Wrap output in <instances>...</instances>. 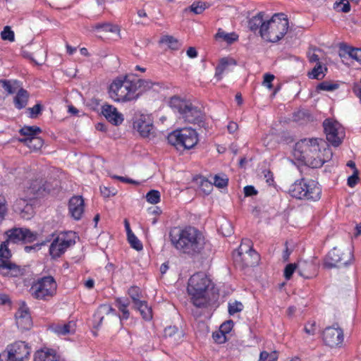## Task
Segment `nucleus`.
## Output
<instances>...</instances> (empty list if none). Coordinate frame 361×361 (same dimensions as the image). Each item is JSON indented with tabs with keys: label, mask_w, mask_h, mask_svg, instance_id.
I'll list each match as a JSON object with an SVG mask.
<instances>
[{
	"label": "nucleus",
	"mask_w": 361,
	"mask_h": 361,
	"mask_svg": "<svg viewBox=\"0 0 361 361\" xmlns=\"http://www.w3.org/2000/svg\"><path fill=\"white\" fill-rule=\"evenodd\" d=\"M137 310L145 320H150L152 318V309L147 302L139 298V295L133 296L131 301L128 298H119L116 300V306L123 313L122 317L118 316L114 309L109 305H102L94 314L93 327L98 329L103 321H105L108 326L113 323L121 322V319H127L129 317L128 306Z\"/></svg>",
	"instance_id": "f257e3e1"
},
{
	"label": "nucleus",
	"mask_w": 361,
	"mask_h": 361,
	"mask_svg": "<svg viewBox=\"0 0 361 361\" xmlns=\"http://www.w3.org/2000/svg\"><path fill=\"white\" fill-rule=\"evenodd\" d=\"M169 238L171 245L178 252L191 258L201 255L206 245L203 233L192 226L171 228Z\"/></svg>",
	"instance_id": "f03ea898"
},
{
	"label": "nucleus",
	"mask_w": 361,
	"mask_h": 361,
	"mask_svg": "<svg viewBox=\"0 0 361 361\" xmlns=\"http://www.w3.org/2000/svg\"><path fill=\"white\" fill-rule=\"evenodd\" d=\"M295 153L299 159L312 168H320L331 157L326 142L320 138H304L295 145Z\"/></svg>",
	"instance_id": "7ed1b4c3"
},
{
	"label": "nucleus",
	"mask_w": 361,
	"mask_h": 361,
	"mask_svg": "<svg viewBox=\"0 0 361 361\" xmlns=\"http://www.w3.org/2000/svg\"><path fill=\"white\" fill-rule=\"evenodd\" d=\"M47 181L43 178H37L30 180L24 187L21 197L16 200L13 209L22 215L23 218L29 219L32 213V207L29 201L44 195L48 192Z\"/></svg>",
	"instance_id": "20e7f679"
},
{
	"label": "nucleus",
	"mask_w": 361,
	"mask_h": 361,
	"mask_svg": "<svg viewBox=\"0 0 361 361\" xmlns=\"http://www.w3.org/2000/svg\"><path fill=\"white\" fill-rule=\"evenodd\" d=\"M289 28L288 19L283 13H275L266 20L262 29L261 37L267 42L276 43L287 34Z\"/></svg>",
	"instance_id": "39448f33"
},
{
	"label": "nucleus",
	"mask_w": 361,
	"mask_h": 361,
	"mask_svg": "<svg viewBox=\"0 0 361 361\" xmlns=\"http://www.w3.org/2000/svg\"><path fill=\"white\" fill-rule=\"evenodd\" d=\"M109 97L115 102H128L136 99V85L133 82V75H126L114 79L109 87Z\"/></svg>",
	"instance_id": "423d86ee"
},
{
	"label": "nucleus",
	"mask_w": 361,
	"mask_h": 361,
	"mask_svg": "<svg viewBox=\"0 0 361 361\" xmlns=\"http://www.w3.org/2000/svg\"><path fill=\"white\" fill-rule=\"evenodd\" d=\"M169 104L181 115L185 121L197 124L200 127L204 126V113L190 101L182 99L178 97H173Z\"/></svg>",
	"instance_id": "0eeeda50"
},
{
	"label": "nucleus",
	"mask_w": 361,
	"mask_h": 361,
	"mask_svg": "<svg viewBox=\"0 0 361 361\" xmlns=\"http://www.w3.org/2000/svg\"><path fill=\"white\" fill-rule=\"evenodd\" d=\"M289 194L299 200L315 202L321 198L322 188L317 181L303 178L290 185Z\"/></svg>",
	"instance_id": "6e6552de"
},
{
	"label": "nucleus",
	"mask_w": 361,
	"mask_h": 361,
	"mask_svg": "<svg viewBox=\"0 0 361 361\" xmlns=\"http://www.w3.org/2000/svg\"><path fill=\"white\" fill-rule=\"evenodd\" d=\"M233 262L236 267L243 269L258 264L259 255L253 249L251 240H242L238 248L233 252Z\"/></svg>",
	"instance_id": "1a4fd4ad"
},
{
	"label": "nucleus",
	"mask_w": 361,
	"mask_h": 361,
	"mask_svg": "<svg viewBox=\"0 0 361 361\" xmlns=\"http://www.w3.org/2000/svg\"><path fill=\"white\" fill-rule=\"evenodd\" d=\"M198 135L195 130L191 128L177 129L167 136L168 142L177 149H190L198 142Z\"/></svg>",
	"instance_id": "9d476101"
},
{
	"label": "nucleus",
	"mask_w": 361,
	"mask_h": 361,
	"mask_svg": "<svg viewBox=\"0 0 361 361\" xmlns=\"http://www.w3.org/2000/svg\"><path fill=\"white\" fill-rule=\"evenodd\" d=\"M8 245L5 240L0 245V274L8 277H20L24 275L25 269L10 260L12 253Z\"/></svg>",
	"instance_id": "9b49d317"
},
{
	"label": "nucleus",
	"mask_w": 361,
	"mask_h": 361,
	"mask_svg": "<svg viewBox=\"0 0 361 361\" xmlns=\"http://www.w3.org/2000/svg\"><path fill=\"white\" fill-rule=\"evenodd\" d=\"M353 254L350 248L335 247L326 255L324 259V268L331 269L350 264L353 260Z\"/></svg>",
	"instance_id": "f8f14e48"
},
{
	"label": "nucleus",
	"mask_w": 361,
	"mask_h": 361,
	"mask_svg": "<svg viewBox=\"0 0 361 361\" xmlns=\"http://www.w3.org/2000/svg\"><path fill=\"white\" fill-rule=\"evenodd\" d=\"M188 293H216L213 281L204 273L197 272L188 280Z\"/></svg>",
	"instance_id": "ddd939ff"
},
{
	"label": "nucleus",
	"mask_w": 361,
	"mask_h": 361,
	"mask_svg": "<svg viewBox=\"0 0 361 361\" xmlns=\"http://www.w3.org/2000/svg\"><path fill=\"white\" fill-rule=\"evenodd\" d=\"M75 241L71 237V232H61L54 238L49 252L52 259L59 258Z\"/></svg>",
	"instance_id": "4468645a"
},
{
	"label": "nucleus",
	"mask_w": 361,
	"mask_h": 361,
	"mask_svg": "<svg viewBox=\"0 0 361 361\" xmlns=\"http://www.w3.org/2000/svg\"><path fill=\"white\" fill-rule=\"evenodd\" d=\"M37 233L26 228H12L5 231V241L8 243H18L21 241L32 243L37 239Z\"/></svg>",
	"instance_id": "2eb2a0df"
},
{
	"label": "nucleus",
	"mask_w": 361,
	"mask_h": 361,
	"mask_svg": "<svg viewBox=\"0 0 361 361\" xmlns=\"http://www.w3.org/2000/svg\"><path fill=\"white\" fill-rule=\"evenodd\" d=\"M133 128L141 137H149L154 133L153 120L148 114L138 115L133 121Z\"/></svg>",
	"instance_id": "dca6fc26"
},
{
	"label": "nucleus",
	"mask_w": 361,
	"mask_h": 361,
	"mask_svg": "<svg viewBox=\"0 0 361 361\" xmlns=\"http://www.w3.org/2000/svg\"><path fill=\"white\" fill-rule=\"evenodd\" d=\"M343 338V331L337 324L326 327L323 331L324 342L331 348L340 347Z\"/></svg>",
	"instance_id": "f3484780"
},
{
	"label": "nucleus",
	"mask_w": 361,
	"mask_h": 361,
	"mask_svg": "<svg viewBox=\"0 0 361 361\" xmlns=\"http://www.w3.org/2000/svg\"><path fill=\"white\" fill-rule=\"evenodd\" d=\"M323 127L328 142L334 147L339 146L342 142V139L338 135L340 123L333 119L326 118L323 122Z\"/></svg>",
	"instance_id": "a211bd4d"
},
{
	"label": "nucleus",
	"mask_w": 361,
	"mask_h": 361,
	"mask_svg": "<svg viewBox=\"0 0 361 361\" xmlns=\"http://www.w3.org/2000/svg\"><path fill=\"white\" fill-rule=\"evenodd\" d=\"M8 357L11 361H23L30 353V347L23 341H17L8 345Z\"/></svg>",
	"instance_id": "6ab92c4d"
},
{
	"label": "nucleus",
	"mask_w": 361,
	"mask_h": 361,
	"mask_svg": "<svg viewBox=\"0 0 361 361\" xmlns=\"http://www.w3.org/2000/svg\"><path fill=\"white\" fill-rule=\"evenodd\" d=\"M56 288V282L51 276L39 279L32 286L35 293H54Z\"/></svg>",
	"instance_id": "aec40b11"
},
{
	"label": "nucleus",
	"mask_w": 361,
	"mask_h": 361,
	"mask_svg": "<svg viewBox=\"0 0 361 361\" xmlns=\"http://www.w3.org/2000/svg\"><path fill=\"white\" fill-rule=\"evenodd\" d=\"M16 322L18 328L22 330H28L32 325V318L29 308L25 302H22L15 314Z\"/></svg>",
	"instance_id": "412c9836"
},
{
	"label": "nucleus",
	"mask_w": 361,
	"mask_h": 361,
	"mask_svg": "<svg viewBox=\"0 0 361 361\" xmlns=\"http://www.w3.org/2000/svg\"><path fill=\"white\" fill-rule=\"evenodd\" d=\"M85 211V203L82 196H73L68 202V212L75 220L81 219Z\"/></svg>",
	"instance_id": "4be33fe9"
},
{
	"label": "nucleus",
	"mask_w": 361,
	"mask_h": 361,
	"mask_svg": "<svg viewBox=\"0 0 361 361\" xmlns=\"http://www.w3.org/2000/svg\"><path fill=\"white\" fill-rule=\"evenodd\" d=\"M298 274L305 279H312L317 275L318 267L312 261L300 260L297 264Z\"/></svg>",
	"instance_id": "5701e85b"
},
{
	"label": "nucleus",
	"mask_w": 361,
	"mask_h": 361,
	"mask_svg": "<svg viewBox=\"0 0 361 361\" xmlns=\"http://www.w3.org/2000/svg\"><path fill=\"white\" fill-rule=\"evenodd\" d=\"M102 114L111 123L118 126L123 121L122 114L113 105L105 104L102 106Z\"/></svg>",
	"instance_id": "b1692460"
},
{
	"label": "nucleus",
	"mask_w": 361,
	"mask_h": 361,
	"mask_svg": "<svg viewBox=\"0 0 361 361\" xmlns=\"http://www.w3.org/2000/svg\"><path fill=\"white\" fill-rule=\"evenodd\" d=\"M42 129L37 126H24L19 130L18 133L20 137H18L17 140L25 145L30 140H32L35 136L39 135L42 133Z\"/></svg>",
	"instance_id": "393cba45"
},
{
	"label": "nucleus",
	"mask_w": 361,
	"mask_h": 361,
	"mask_svg": "<svg viewBox=\"0 0 361 361\" xmlns=\"http://www.w3.org/2000/svg\"><path fill=\"white\" fill-rule=\"evenodd\" d=\"M345 54H348L350 58L361 64V49L353 47L345 43H341L339 45V56L343 57Z\"/></svg>",
	"instance_id": "a878e982"
},
{
	"label": "nucleus",
	"mask_w": 361,
	"mask_h": 361,
	"mask_svg": "<svg viewBox=\"0 0 361 361\" xmlns=\"http://www.w3.org/2000/svg\"><path fill=\"white\" fill-rule=\"evenodd\" d=\"M265 22L264 20V13L259 12L248 20V27L252 32H255L258 31L261 36L262 29L264 25H265Z\"/></svg>",
	"instance_id": "bb28decb"
},
{
	"label": "nucleus",
	"mask_w": 361,
	"mask_h": 361,
	"mask_svg": "<svg viewBox=\"0 0 361 361\" xmlns=\"http://www.w3.org/2000/svg\"><path fill=\"white\" fill-rule=\"evenodd\" d=\"M327 71V67L321 62L316 63L312 71L307 73V76L310 79L322 80L325 77Z\"/></svg>",
	"instance_id": "cd10ccee"
},
{
	"label": "nucleus",
	"mask_w": 361,
	"mask_h": 361,
	"mask_svg": "<svg viewBox=\"0 0 361 361\" xmlns=\"http://www.w3.org/2000/svg\"><path fill=\"white\" fill-rule=\"evenodd\" d=\"M28 98L29 94L27 91L20 88L18 90L17 94L14 97L15 106L18 109H23L27 104Z\"/></svg>",
	"instance_id": "c85d7f7f"
},
{
	"label": "nucleus",
	"mask_w": 361,
	"mask_h": 361,
	"mask_svg": "<svg viewBox=\"0 0 361 361\" xmlns=\"http://www.w3.org/2000/svg\"><path fill=\"white\" fill-rule=\"evenodd\" d=\"M35 361H59L52 350H40L35 354Z\"/></svg>",
	"instance_id": "c756f323"
},
{
	"label": "nucleus",
	"mask_w": 361,
	"mask_h": 361,
	"mask_svg": "<svg viewBox=\"0 0 361 361\" xmlns=\"http://www.w3.org/2000/svg\"><path fill=\"white\" fill-rule=\"evenodd\" d=\"M159 43L160 44H166L169 47V49L177 51L180 47L181 44L179 42L178 39L175 38L172 35H165L161 37Z\"/></svg>",
	"instance_id": "7c9ffc66"
},
{
	"label": "nucleus",
	"mask_w": 361,
	"mask_h": 361,
	"mask_svg": "<svg viewBox=\"0 0 361 361\" xmlns=\"http://www.w3.org/2000/svg\"><path fill=\"white\" fill-rule=\"evenodd\" d=\"M215 38L216 39H221L228 44H232L233 43L238 40L239 36L235 32L227 33L223 29L219 28L215 35Z\"/></svg>",
	"instance_id": "2f4dec72"
},
{
	"label": "nucleus",
	"mask_w": 361,
	"mask_h": 361,
	"mask_svg": "<svg viewBox=\"0 0 361 361\" xmlns=\"http://www.w3.org/2000/svg\"><path fill=\"white\" fill-rule=\"evenodd\" d=\"M133 82L136 85V92L138 95L152 88L154 83L150 80H143L133 76Z\"/></svg>",
	"instance_id": "473e14b6"
},
{
	"label": "nucleus",
	"mask_w": 361,
	"mask_h": 361,
	"mask_svg": "<svg viewBox=\"0 0 361 361\" xmlns=\"http://www.w3.org/2000/svg\"><path fill=\"white\" fill-rule=\"evenodd\" d=\"M54 331L59 335L73 334L75 331V323L73 321L64 324H57L54 327Z\"/></svg>",
	"instance_id": "72a5a7b5"
},
{
	"label": "nucleus",
	"mask_w": 361,
	"mask_h": 361,
	"mask_svg": "<svg viewBox=\"0 0 361 361\" xmlns=\"http://www.w3.org/2000/svg\"><path fill=\"white\" fill-rule=\"evenodd\" d=\"M190 301L197 307H206L209 304V295H192Z\"/></svg>",
	"instance_id": "f704fd0d"
},
{
	"label": "nucleus",
	"mask_w": 361,
	"mask_h": 361,
	"mask_svg": "<svg viewBox=\"0 0 361 361\" xmlns=\"http://www.w3.org/2000/svg\"><path fill=\"white\" fill-rule=\"evenodd\" d=\"M228 65L229 60L227 58L224 57L220 59L219 64L215 68L214 77L217 80H221L222 79L223 74Z\"/></svg>",
	"instance_id": "c9c22d12"
},
{
	"label": "nucleus",
	"mask_w": 361,
	"mask_h": 361,
	"mask_svg": "<svg viewBox=\"0 0 361 361\" xmlns=\"http://www.w3.org/2000/svg\"><path fill=\"white\" fill-rule=\"evenodd\" d=\"M208 7L209 4L206 2L194 1L190 7L185 8V11H190L195 14H201Z\"/></svg>",
	"instance_id": "e433bc0d"
},
{
	"label": "nucleus",
	"mask_w": 361,
	"mask_h": 361,
	"mask_svg": "<svg viewBox=\"0 0 361 361\" xmlns=\"http://www.w3.org/2000/svg\"><path fill=\"white\" fill-rule=\"evenodd\" d=\"M92 27L96 30H102L104 32H110L114 33L120 32L118 26L109 23H97Z\"/></svg>",
	"instance_id": "4c0bfd02"
},
{
	"label": "nucleus",
	"mask_w": 361,
	"mask_h": 361,
	"mask_svg": "<svg viewBox=\"0 0 361 361\" xmlns=\"http://www.w3.org/2000/svg\"><path fill=\"white\" fill-rule=\"evenodd\" d=\"M0 87L8 94H13L17 92L18 85L16 82H11L9 80H0Z\"/></svg>",
	"instance_id": "58836bf2"
},
{
	"label": "nucleus",
	"mask_w": 361,
	"mask_h": 361,
	"mask_svg": "<svg viewBox=\"0 0 361 361\" xmlns=\"http://www.w3.org/2000/svg\"><path fill=\"white\" fill-rule=\"evenodd\" d=\"M24 145L27 147L31 151H38L43 147L44 140L39 135H37Z\"/></svg>",
	"instance_id": "ea45409f"
},
{
	"label": "nucleus",
	"mask_w": 361,
	"mask_h": 361,
	"mask_svg": "<svg viewBox=\"0 0 361 361\" xmlns=\"http://www.w3.org/2000/svg\"><path fill=\"white\" fill-rule=\"evenodd\" d=\"M350 8V4L348 0L336 1L334 4V8L338 12L348 13Z\"/></svg>",
	"instance_id": "a19ab883"
},
{
	"label": "nucleus",
	"mask_w": 361,
	"mask_h": 361,
	"mask_svg": "<svg viewBox=\"0 0 361 361\" xmlns=\"http://www.w3.org/2000/svg\"><path fill=\"white\" fill-rule=\"evenodd\" d=\"M127 237L128 241L130 243L131 247L136 250L137 251H140L142 250V243L133 233L127 235Z\"/></svg>",
	"instance_id": "79ce46f5"
},
{
	"label": "nucleus",
	"mask_w": 361,
	"mask_h": 361,
	"mask_svg": "<svg viewBox=\"0 0 361 361\" xmlns=\"http://www.w3.org/2000/svg\"><path fill=\"white\" fill-rule=\"evenodd\" d=\"M213 180V185L219 188H223L228 185V178L226 175H215Z\"/></svg>",
	"instance_id": "37998d69"
},
{
	"label": "nucleus",
	"mask_w": 361,
	"mask_h": 361,
	"mask_svg": "<svg viewBox=\"0 0 361 361\" xmlns=\"http://www.w3.org/2000/svg\"><path fill=\"white\" fill-rule=\"evenodd\" d=\"M339 85L336 83H331L329 81H323L317 86V90L334 91L337 90Z\"/></svg>",
	"instance_id": "c03bdc74"
},
{
	"label": "nucleus",
	"mask_w": 361,
	"mask_h": 361,
	"mask_svg": "<svg viewBox=\"0 0 361 361\" xmlns=\"http://www.w3.org/2000/svg\"><path fill=\"white\" fill-rule=\"evenodd\" d=\"M146 200L150 204H157L160 202V192L156 190H151L147 193Z\"/></svg>",
	"instance_id": "a18cd8bd"
},
{
	"label": "nucleus",
	"mask_w": 361,
	"mask_h": 361,
	"mask_svg": "<svg viewBox=\"0 0 361 361\" xmlns=\"http://www.w3.org/2000/svg\"><path fill=\"white\" fill-rule=\"evenodd\" d=\"M1 37L4 40H8L9 42H13L15 40L14 32L9 26L4 27L3 31L1 32Z\"/></svg>",
	"instance_id": "49530a36"
},
{
	"label": "nucleus",
	"mask_w": 361,
	"mask_h": 361,
	"mask_svg": "<svg viewBox=\"0 0 361 361\" xmlns=\"http://www.w3.org/2000/svg\"><path fill=\"white\" fill-rule=\"evenodd\" d=\"M243 309V305L238 301H234L228 303V313L231 315L240 312Z\"/></svg>",
	"instance_id": "de8ad7c7"
},
{
	"label": "nucleus",
	"mask_w": 361,
	"mask_h": 361,
	"mask_svg": "<svg viewBox=\"0 0 361 361\" xmlns=\"http://www.w3.org/2000/svg\"><path fill=\"white\" fill-rule=\"evenodd\" d=\"M277 355L275 351L271 353L267 351H262L259 355V361H277Z\"/></svg>",
	"instance_id": "09e8293b"
},
{
	"label": "nucleus",
	"mask_w": 361,
	"mask_h": 361,
	"mask_svg": "<svg viewBox=\"0 0 361 361\" xmlns=\"http://www.w3.org/2000/svg\"><path fill=\"white\" fill-rule=\"evenodd\" d=\"M8 212L7 204L5 199L0 196V225L5 219Z\"/></svg>",
	"instance_id": "8fccbe9b"
},
{
	"label": "nucleus",
	"mask_w": 361,
	"mask_h": 361,
	"mask_svg": "<svg viewBox=\"0 0 361 361\" xmlns=\"http://www.w3.org/2000/svg\"><path fill=\"white\" fill-rule=\"evenodd\" d=\"M297 270V264H288L284 269V276L287 279H290L294 271Z\"/></svg>",
	"instance_id": "3c124183"
},
{
	"label": "nucleus",
	"mask_w": 361,
	"mask_h": 361,
	"mask_svg": "<svg viewBox=\"0 0 361 361\" xmlns=\"http://www.w3.org/2000/svg\"><path fill=\"white\" fill-rule=\"evenodd\" d=\"M30 113V118H36L42 111V106L40 104H36L31 108L27 109Z\"/></svg>",
	"instance_id": "603ef678"
},
{
	"label": "nucleus",
	"mask_w": 361,
	"mask_h": 361,
	"mask_svg": "<svg viewBox=\"0 0 361 361\" xmlns=\"http://www.w3.org/2000/svg\"><path fill=\"white\" fill-rule=\"evenodd\" d=\"M316 322L314 321L308 322L304 328L305 332L308 335H314L316 333Z\"/></svg>",
	"instance_id": "864d4df0"
},
{
	"label": "nucleus",
	"mask_w": 361,
	"mask_h": 361,
	"mask_svg": "<svg viewBox=\"0 0 361 361\" xmlns=\"http://www.w3.org/2000/svg\"><path fill=\"white\" fill-rule=\"evenodd\" d=\"M212 337L215 342L217 343H224L226 341V334L220 330L219 331L214 332Z\"/></svg>",
	"instance_id": "5fc2aeb1"
},
{
	"label": "nucleus",
	"mask_w": 361,
	"mask_h": 361,
	"mask_svg": "<svg viewBox=\"0 0 361 361\" xmlns=\"http://www.w3.org/2000/svg\"><path fill=\"white\" fill-rule=\"evenodd\" d=\"M274 79V75L270 73H265L264 75L263 85L269 89L272 88V81Z\"/></svg>",
	"instance_id": "6e6d98bb"
},
{
	"label": "nucleus",
	"mask_w": 361,
	"mask_h": 361,
	"mask_svg": "<svg viewBox=\"0 0 361 361\" xmlns=\"http://www.w3.org/2000/svg\"><path fill=\"white\" fill-rule=\"evenodd\" d=\"M233 321H227L221 325L219 330L226 334L231 331V329L233 328Z\"/></svg>",
	"instance_id": "4d7b16f0"
},
{
	"label": "nucleus",
	"mask_w": 361,
	"mask_h": 361,
	"mask_svg": "<svg viewBox=\"0 0 361 361\" xmlns=\"http://www.w3.org/2000/svg\"><path fill=\"white\" fill-rule=\"evenodd\" d=\"M359 177L357 175V170L354 172L353 175L348 177V185L350 187H354L358 182Z\"/></svg>",
	"instance_id": "13d9d810"
},
{
	"label": "nucleus",
	"mask_w": 361,
	"mask_h": 361,
	"mask_svg": "<svg viewBox=\"0 0 361 361\" xmlns=\"http://www.w3.org/2000/svg\"><path fill=\"white\" fill-rule=\"evenodd\" d=\"M244 194L245 197H250L257 194V190L252 185H247L244 188Z\"/></svg>",
	"instance_id": "bf43d9fd"
},
{
	"label": "nucleus",
	"mask_w": 361,
	"mask_h": 361,
	"mask_svg": "<svg viewBox=\"0 0 361 361\" xmlns=\"http://www.w3.org/2000/svg\"><path fill=\"white\" fill-rule=\"evenodd\" d=\"M307 58L310 63H321L319 56L314 52L309 51L307 52Z\"/></svg>",
	"instance_id": "052dcab7"
},
{
	"label": "nucleus",
	"mask_w": 361,
	"mask_h": 361,
	"mask_svg": "<svg viewBox=\"0 0 361 361\" xmlns=\"http://www.w3.org/2000/svg\"><path fill=\"white\" fill-rule=\"evenodd\" d=\"M264 178L266 179V182L267 183V184L269 185H273V183L274 182L273 173L269 170H267V171H264Z\"/></svg>",
	"instance_id": "680f3d73"
},
{
	"label": "nucleus",
	"mask_w": 361,
	"mask_h": 361,
	"mask_svg": "<svg viewBox=\"0 0 361 361\" xmlns=\"http://www.w3.org/2000/svg\"><path fill=\"white\" fill-rule=\"evenodd\" d=\"M115 178L123 183H131V184L136 185H138L140 184L139 181L135 180L131 178H126V177L115 176Z\"/></svg>",
	"instance_id": "e2e57ef3"
},
{
	"label": "nucleus",
	"mask_w": 361,
	"mask_h": 361,
	"mask_svg": "<svg viewBox=\"0 0 361 361\" xmlns=\"http://www.w3.org/2000/svg\"><path fill=\"white\" fill-rule=\"evenodd\" d=\"M186 54L189 58L194 59L198 56V52L193 47H190L186 51Z\"/></svg>",
	"instance_id": "0e129e2a"
},
{
	"label": "nucleus",
	"mask_w": 361,
	"mask_h": 361,
	"mask_svg": "<svg viewBox=\"0 0 361 361\" xmlns=\"http://www.w3.org/2000/svg\"><path fill=\"white\" fill-rule=\"evenodd\" d=\"M164 333L165 336L171 337L178 333V329L176 326H169L165 329Z\"/></svg>",
	"instance_id": "69168bd1"
},
{
	"label": "nucleus",
	"mask_w": 361,
	"mask_h": 361,
	"mask_svg": "<svg viewBox=\"0 0 361 361\" xmlns=\"http://www.w3.org/2000/svg\"><path fill=\"white\" fill-rule=\"evenodd\" d=\"M238 128V125L234 121H230L227 126L228 131L230 133H234Z\"/></svg>",
	"instance_id": "338daca9"
},
{
	"label": "nucleus",
	"mask_w": 361,
	"mask_h": 361,
	"mask_svg": "<svg viewBox=\"0 0 361 361\" xmlns=\"http://www.w3.org/2000/svg\"><path fill=\"white\" fill-rule=\"evenodd\" d=\"M353 92L361 101V86L359 85H355L353 87Z\"/></svg>",
	"instance_id": "774afa93"
}]
</instances>
